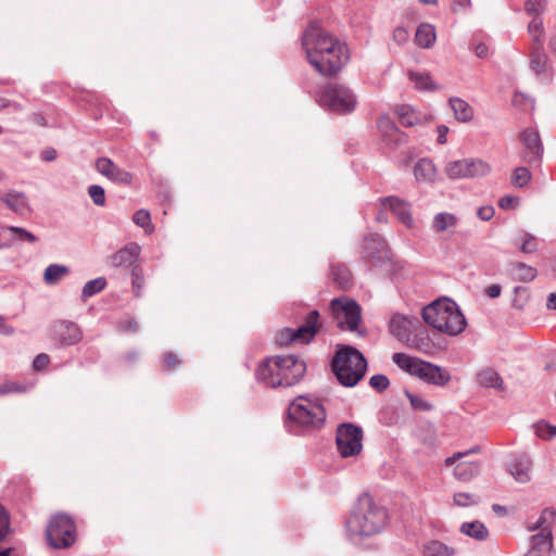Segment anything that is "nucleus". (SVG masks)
<instances>
[{
	"mask_svg": "<svg viewBox=\"0 0 556 556\" xmlns=\"http://www.w3.org/2000/svg\"><path fill=\"white\" fill-rule=\"evenodd\" d=\"M390 332L396 337L400 341L408 340L412 320L403 315H394L390 320Z\"/></svg>",
	"mask_w": 556,
	"mask_h": 556,
	"instance_id": "obj_24",
	"label": "nucleus"
},
{
	"mask_svg": "<svg viewBox=\"0 0 556 556\" xmlns=\"http://www.w3.org/2000/svg\"><path fill=\"white\" fill-rule=\"evenodd\" d=\"M330 309L341 329L357 330L361 321V307L355 301L348 298L333 299Z\"/></svg>",
	"mask_w": 556,
	"mask_h": 556,
	"instance_id": "obj_13",
	"label": "nucleus"
},
{
	"mask_svg": "<svg viewBox=\"0 0 556 556\" xmlns=\"http://www.w3.org/2000/svg\"><path fill=\"white\" fill-rule=\"evenodd\" d=\"M336 443L339 454L344 457H353L363 450V430L353 424H342L337 429Z\"/></svg>",
	"mask_w": 556,
	"mask_h": 556,
	"instance_id": "obj_12",
	"label": "nucleus"
},
{
	"mask_svg": "<svg viewBox=\"0 0 556 556\" xmlns=\"http://www.w3.org/2000/svg\"><path fill=\"white\" fill-rule=\"evenodd\" d=\"M320 327L319 313L314 309L306 315L303 326L298 329H282L278 332L276 341L280 345H288L293 342L308 343L314 339Z\"/></svg>",
	"mask_w": 556,
	"mask_h": 556,
	"instance_id": "obj_11",
	"label": "nucleus"
},
{
	"mask_svg": "<svg viewBox=\"0 0 556 556\" xmlns=\"http://www.w3.org/2000/svg\"><path fill=\"white\" fill-rule=\"evenodd\" d=\"M408 31L403 27H396L393 31V39L397 43H404L408 40Z\"/></svg>",
	"mask_w": 556,
	"mask_h": 556,
	"instance_id": "obj_59",
	"label": "nucleus"
},
{
	"mask_svg": "<svg viewBox=\"0 0 556 556\" xmlns=\"http://www.w3.org/2000/svg\"><path fill=\"white\" fill-rule=\"evenodd\" d=\"M50 363V357L46 353L38 354L33 361V368L36 371L43 370Z\"/></svg>",
	"mask_w": 556,
	"mask_h": 556,
	"instance_id": "obj_56",
	"label": "nucleus"
},
{
	"mask_svg": "<svg viewBox=\"0 0 556 556\" xmlns=\"http://www.w3.org/2000/svg\"><path fill=\"white\" fill-rule=\"evenodd\" d=\"M388 513L369 494H362L345 520V530L352 541H362L379 534L388 525Z\"/></svg>",
	"mask_w": 556,
	"mask_h": 556,
	"instance_id": "obj_2",
	"label": "nucleus"
},
{
	"mask_svg": "<svg viewBox=\"0 0 556 556\" xmlns=\"http://www.w3.org/2000/svg\"><path fill=\"white\" fill-rule=\"evenodd\" d=\"M538 241L534 236L525 232L522 242L520 244V250L526 253H534L538 250Z\"/></svg>",
	"mask_w": 556,
	"mask_h": 556,
	"instance_id": "obj_52",
	"label": "nucleus"
},
{
	"mask_svg": "<svg viewBox=\"0 0 556 556\" xmlns=\"http://www.w3.org/2000/svg\"><path fill=\"white\" fill-rule=\"evenodd\" d=\"M458 225V217L450 212H440L433 216L432 229L437 233L453 231Z\"/></svg>",
	"mask_w": 556,
	"mask_h": 556,
	"instance_id": "obj_23",
	"label": "nucleus"
},
{
	"mask_svg": "<svg viewBox=\"0 0 556 556\" xmlns=\"http://www.w3.org/2000/svg\"><path fill=\"white\" fill-rule=\"evenodd\" d=\"M305 362L295 355H276L266 358L256 369V378L266 387H291L305 375Z\"/></svg>",
	"mask_w": 556,
	"mask_h": 556,
	"instance_id": "obj_3",
	"label": "nucleus"
},
{
	"mask_svg": "<svg viewBox=\"0 0 556 556\" xmlns=\"http://www.w3.org/2000/svg\"><path fill=\"white\" fill-rule=\"evenodd\" d=\"M1 200L16 214L25 215L30 212L27 198L22 192H8Z\"/></svg>",
	"mask_w": 556,
	"mask_h": 556,
	"instance_id": "obj_22",
	"label": "nucleus"
},
{
	"mask_svg": "<svg viewBox=\"0 0 556 556\" xmlns=\"http://www.w3.org/2000/svg\"><path fill=\"white\" fill-rule=\"evenodd\" d=\"M50 338L59 346H72L83 340V331L74 321L56 320L51 326Z\"/></svg>",
	"mask_w": 556,
	"mask_h": 556,
	"instance_id": "obj_14",
	"label": "nucleus"
},
{
	"mask_svg": "<svg viewBox=\"0 0 556 556\" xmlns=\"http://www.w3.org/2000/svg\"><path fill=\"white\" fill-rule=\"evenodd\" d=\"M475 53L478 58H486L489 55V47L484 42L475 45Z\"/></svg>",
	"mask_w": 556,
	"mask_h": 556,
	"instance_id": "obj_61",
	"label": "nucleus"
},
{
	"mask_svg": "<svg viewBox=\"0 0 556 556\" xmlns=\"http://www.w3.org/2000/svg\"><path fill=\"white\" fill-rule=\"evenodd\" d=\"M424 320L440 332L457 336L464 331L466 319L455 302L438 300L422 309Z\"/></svg>",
	"mask_w": 556,
	"mask_h": 556,
	"instance_id": "obj_4",
	"label": "nucleus"
},
{
	"mask_svg": "<svg viewBox=\"0 0 556 556\" xmlns=\"http://www.w3.org/2000/svg\"><path fill=\"white\" fill-rule=\"evenodd\" d=\"M508 273L514 280L530 282L535 279L538 271L534 267L521 262L510 264Z\"/></svg>",
	"mask_w": 556,
	"mask_h": 556,
	"instance_id": "obj_25",
	"label": "nucleus"
},
{
	"mask_svg": "<svg viewBox=\"0 0 556 556\" xmlns=\"http://www.w3.org/2000/svg\"><path fill=\"white\" fill-rule=\"evenodd\" d=\"M288 416L302 427L319 428L326 420V410L317 400L298 396L289 405Z\"/></svg>",
	"mask_w": 556,
	"mask_h": 556,
	"instance_id": "obj_7",
	"label": "nucleus"
},
{
	"mask_svg": "<svg viewBox=\"0 0 556 556\" xmlns=\"http://www.w3.org/2000/svg\"><path fill=\"white\" fill-rule=\"evenodd\" d=\"M392 359L402 370L430 384L444 387L451 380V376L445 369L420 358L404 353H394Z\"/></svg>",
	"mask_w": 556,
	"mask_h": 556,
	"instance_id": "obj_6",
	"label": "nucleus"
},
{
	"mask_svg": "<svg viewBox=\"0 0 556 556\" xmlns=\"http://www.w3.org/2000/svg\"><path fill=\"white\" fill-rule=\"evenodd\" d=\"M556 520L553 510L545 509L539 519L530 526L532 531L540 530L531 538V547L525 556H551L553 548L552 526Z\"/></svg>",
	"mask_w": 556,
	"mask_h": 556,
	"instance_id": "obj_8",
	"label": "nucleus"
},
{
	"mask_svg": "<svg viewBox=\"0 0 556 556\" xmlns=\"http://www.w3.org/2000/svg\"><path fill=\"white\" fill-rule=\"evenodd\" d=\"M5 229L13 232L20 241H27L30 243H35L37 241V237L24 228L7 226Z\"/></svg>",
	"mask_w": 556,
	"mask_h": 556,
	"instance_id": "obj_50",
	"label": "nucleus"
},
{
	"mask_svg": "<svg viewBox=\"0 0 556 556\" xmlns=\"http://www.w3.org/2000/svg\"><path fill=\"white\" fill-rule=\"evenodd\" d=\"M143 279L138 275L134 274L132 288L136 296H139V291L142 288Z\"/></svg>",
	"mask_w": 556,
	"mask_h": 556,
	"instance_id": "obj_64",
	"label": "nucleus"
},
{
	"mask_svg": "<svg viewBox=\"0 0 556 556\" xmlns=\"http://www.w3.org/2000/svg\"><path fill=\"white\" fill-rule=\"evenodd\" d=\"M382 204L388 206L392 213L406 226H413V216L410 213V206L407 202L396 198L389 197L382 200Z\"/></svg>",
	"mask_w": 556,
	"mask_h": 556,
	"instance_id": "obj_19",
	"label": "nucleus"
},
{
	"mask_svg": "<svg viewBox=\"0 0 556 556\" xmlns=\"http://www.w3.org/2000/svg\"><path fill=\"white\" fill-rule=\"evenodd\" d=\"M528 31L532 38L534 49L542 50L543 42L541 40V37L544 31L542 20L538 16H534L532 21L529 23Z\"/></svg>",
	"mask_w": 556,
	"mask_h": 556,
	"instance_id": "obj_36",
	"label": "nucleus"
},
{
	"mask_svg": "<svg viewBox=\"0 0 556 556\" xmlns=\"http://www.w3.org/2000/svg\"><path fill=\"white\" fill-rule=\"evenodd\" d=\"M494 215V208L492 206H482L478 210V216L482 220H490Z\"/></svg>",
	"mask_w": 556,
	"mask_h": 556,
	"instance_id": "obj_60",
	"label": "nucleus"
},
{
	"mask_svg": "<svg viewBox=\"0 0 556 556\" xmlns=\"http://www.w3.org/2000/svg\"><path fill=\"white\" fill-rule=\"evenodd\" d=\"M332 275L334 281L341 289H348L351 286V274L344 266H338L332 268Z\"/></svg>",
	"mask_w": 556,
	"mask_h": 556,
	"instance_id": "obj_42",
	"label": "nucleus"
},
{
	"mask_svg": "<svg viewBox=\"0 0 556 556\" xmlns=\"http://www.w3.org/2000/svg\"><path fill=\"white\" fill-rule=\"evenodd\" d=\"M409 78L415 83L416 88L420 90H431L435 87L432 84V79L427 73H409Z\"/></svg>",
	"mask_w": 556,
	"mask_h": 556,
	"instance_id": "obj_43",
	"label": "nucleus"
},
{
	"mask_svg": "<svg viewBox=\"0 0 556 556\" xmlns=\"http://www.w3.org/2000/svg\"><path fill=\"white\" fill-rule=\"evenodd\" d=\"M518 204V198L513 195L502 197L498 201V206L503 210L514 208Z\"/></svg>",
	"mask_w": 556,
	"mask_h": 556,
	"instance_id": "obj_58",
	"label": "nucleus"
},
{
	"mask_svg": "<svg viewBox=\"0 0 556 556\" xmlns=\"http://www.w3.org/2000/svg\"><path fill=\"white\" fill-rule=\"evenodd\" d=\"M513 306L519 311L523 309L528 303L529 294L526 288L516 287L514 290Z\"/></svg>",
	"mask_w": 556,
	"mask_h": 556,
	"instance_id": "obj_48",
	"label": "nucleus"
},
{
	"mask_svg": "<svg viewBox=\"0 0 556 556\" xmlns=\"http://www.w3.org/2000/svg\"><path fill=\"white\" fill-rule=\"evenodd\" d=\"M453 549L442 542L431 541L425 546V556H452Z\"/></svg>",
	"mask_w": 556,
	"mask_h": 556,
	"instance_id": "obj_39",
	"label": "nucleus"
},
{
	"mask_svg": "<svg viewBox=\"0 0 556 556\" xmlns=\"http://www.w3.org/2000/svg\"><path fill=\"white\" fill-rule=\"evenodd\" d=\"M467 166L466 159L450 162L445 166V174L451 179L469 178L467 175Z\"/></svg>",
	"mask_w": 556,
	"mask_h": 556,
	"instance_id": "obj_34",
	"label": "nucleus"
},
{
	"mask_svg": "<svg viewBox=\"0 0 556 556\" xmlns=\"http://www.w3.org/2000/svg\"><path fill=\"white\" fill-rule=\"evenodd\" d=\"M448 132V127L445 125H440L438 127V142L440 144H444L446 142V135Z\"/></svg>",
	"mask_w": 556,
	"mask_h": 556,
	"instance_id": "obj_63",
	"label": "nucleus"
},
{
	"mask_svg": "<svg viewBox=\"0 0 556 556\" xmlns=\"http://www.w3.org/2000/svg\"><path fill=\"white\" fill-rule=\"evenodd\" d=\"M106 287V279L98 277L85 283L81 291V299L85 301L88 298L101 292Z\"/></svg>",
	"mask_w": 556,
	"mask_h": 556,
	"instance_id": "obj_37",
	"label": "nucleus"
},
{
	"mask_svg": "<svg viewBox=\"0 0 556 556\" xmlns=\"http://www.w3.org/2000/svg\"><path fill=\"white\" fill-rule=\"evenodd\" d=\"M435 39V29L431 24L425 23L418 26L415 34V41L420 48H430Z\"/></svg>",
	"mask_w": 556,
	"mask_h": 556,
	"instance_id": "obj_26",
	"label": "nucleus"
},
{
	"mask_svg": "<svg viewBox=\"0 0 556 556\" xmlns=\"http://www.w3.org/2000/svg\"><path fill=\"white\" fill-rule=\"evenodd\" d=\"M531 179V173L527 167H517L511 176V184L515 187L521 188L526 186Z\"/></svg>",
	"mask_w": 556,
	"mask_h": 556,
	"instance_id": "obj_45",
	"label": "nucleus"
},
{
	"mask_svg": "<svg viewBox=\"0 0 556 556\" xmlns=\"http://www.w3.org/2000/svg\"><path fill=\"white\" fill-rule=\"evenodd\" d=\"M480 451V447L478 446H475L466 452H458V453H455L453 454L452 456L447 457L445 459V465L446 466H452L454 465L457 460H459L460 458L469 455V454H473V453H478Z\"/></svg>",
	"mask_w": 556,
	"mask_h": 556,
	"instance_id": "obj_57",
	"label": "nucleus"
},
{
	"mask_svg": "<svg viewBox=\"0 0 556 556\" xmlns=\"http://www.w3.org/2000/svg\"><path fill=\"white\" fill-rule=\"evenodd\" d=\"M405 342L409 348L415 349L425 354L432 353L434 349V344L430 340V337L427 331H419L413 338L408 337V340H406Z\"/></svg>",
	"mask_w": 556,
	"mask_h": 556,
	"instance_id": "obj_27",
	"label": "nucleus"
},
{
	"mask_svg": "<svg viewBox=\"0 0 556 556\" xmlns=\"http://www.w3.org/2000/svg\"><path fill=\"white\" fill-rule=\"evenodd\" d=\"M469 178L483 177L490 174L491 165L481 159H466Z\"/></svg>",
	"mask_w": 556,
	"mask_h": 556,
	"instance_id": "obj_31",
	"label": "nucleus"
},
{
	"mask_svg": "<svg viewBox=\"0 0 556 556\" xmlns=\"http://www.w3.org/2000/svg\"><path fill=\"white\" fill-rule=\"evenodd\" d=\"M132 222L137 226L141 227L148 235L152 233L154 230V227L151 223L150 213L147 210H138L137 212H135V214L132 215Z\"/></svg>",
	"mask_w": 556,
	"mask_h": 556,
	"instance_id": "obj_40",
	"label": "nucleus"
},
{
	"mask_svg": "<svg viewBox=\"0 0 556 556\" xmlns=\"http://www.w3.org/2000/svg\"><path fill=\"white\" fill-rule=\"evenodd\" d=\"M384 249V242L378 235H372L365 239L364 242V256L374 258L378 256L379 252Z\"/></svg>",
	"mask_w": 556,
	"mask_h": 556,
	"instance_id": "obj_35",
	"label": "nucleus"
},
{
	"mask_svg": "<svg viewBox=\"0 0 556 556\" xmlns=\"http://www.w3.org/2000/svg\"><path fill=\"white\" fill-rule=\"evenodd\" d=\"M10 518L5 508L0 504V541H2L9 532ZM12 549L4 548L0 551V556H10Z\"/></svg>",
	"mask_w": 556,
	"mask_h": 556,
	"instance_id": "obj_41",
	"label": "nucleus"
},
{
	"mask_svg": "<svg viewBox=\"0 0 556 556\" xmlns=\"http://www.w3.org/2000/svg\"><path fill=\"white\" fill-rule=\"evenodd\" d=\"M450 104L454 111L455 117L462 122H469L473 116L472 108L463 99L452 98L450 99Z\"/></svg>",
	"mask_w": 556,
	"mask_h": 556,
	"instance_id": "obj_29",
	"label": "nucleus"
},
{
	"mask_svg": "<svg viewBox=\"0 0 556 556\" xmlns=\"http://www.w3.org/2000/svg\"><path fill=\"white\" fill-rule=\"evenodd\" d=\"M480 471V464L476 462H460L454 467V476L462 481H469Z\"/></svg>",
	"mask_w": 556,
	"mask_h": 556,
	"instance_id": "obj_28",
	"label": "nucleus"
},
{
	"mask_svg": "<svg viewBox=\"0 0 556 556\" xmlns=\"http://www.w3.org/2000/svg\"><path fill=\"white\" fill-rule=\"evenodd\" d=\"M531 466L527 455H519L509 465V472L517 482L527 483L531 479Z\"/></svg>",
	"mask_w": 556,
	"mask_h": 556,
	"instance_id": "obj_20",
	"label": "nucleus"
},
{
	"mask_svg": "<svg viewBox=\"0 0 556 556\" xmlns=\"http://www.w3.org/2000/svg\"><path fill=\"white\" fill-rule=\"evenodd\" d=\"M68 273V267L60 264H51L45 269L43 280L47 285H55Z\"/></svg>",
	"mask_w": 556,
	"mask_h": 556,
	"instance_id": "obj_33",
	"label": "nucleus"
},
{
	"mask_svg": "<svg viewBox=\"0 0 556 556\" xmlns=\"http://www.w3.org/2000/svg\"><path fill=\"white\" fill-rule=\"evenodd\" d=\"M26 391V388L14 381H5L0 384V396L9 394V393H23Z\"/></svg>",
	"mask_w": 556,
	"mask_h": 556,
	"instance_id": "obj_54",
	"label": "nucleus"
},
{
	"mask_svg": "<svg viewBox=\"0 0 556 556\" xmlns=\"http://www.w3.org/2000/svg\"><path fill=\"white\" fill-rule=\"evenodd\" d=\"M519 140L525 146L528 162L536 161L543 152L539 132L533 128H526L519 134Z\"/></svg>",
	"mask_w": 556,
	"mask_h": 556,
	"instance_id": "obj_16",
	"label": "nucleus"
},
{
	"mask_svg": "<svg viewBox=\"0 0 556 556\" xmlns=\"http://www.w3.org/2000/svg\"><path fill=\"white\" fill-rule=\"evenodd\" d=\"M94 167L99 174L114 184L123 186H130L132 184V174L115 164L109 157H98Z\"/></svg>",
	"mask_w": 556,
	"mask_h": 556,
	"instance_id": "obj_15",
	"label": "nucleus"
},
{
	"mask_svg": "<svg viewBox=\"0 0 556 556\" xmlns=\"http://www.w3.org/2000/svg\"><path fill=\"white\" fill-rule=\"evenodd\" d=\"M138 328V323L134 318H127L122 325V329L129 332H136Z\"/></svg>",
	"mask_w": 556,
	"mask_h": 556,
	"instance_id": "obj_62",
	"label": "nucleus"
},
{
	"mask_svg": "<svg viewBox=\"0 0 556 556\" xmlns=\"http://www.w3.org/2000/svg\"><path fill=\"white\" fill-rule=\"evenodd\" d=\"M479 502V498L470 493L458 492L454 495V503L460 507H467L475 505Z\"/></svg>",
	"mask_w": 556,
	"mask_h": 556,
	"instance_id": "obj_49",
	"label": "nucleus"
},
{
	"mask_svg": "<svg viewBox=\"0 0 556 556\" xmlns=\"http://www.w3.org/2000/svg\"><path fill=\"white\" fill-rule=\"evenodd\" d=\"M406 396L408 397L410 405L413 406L414 409L424 412L432 409V405L428 403L426 400H424L421 396L414 395L409 392H406Z\"/></svg>",
	"mask_w": 556,
	"mask_h": 556,
	"instance_id": "obj_51",
	"label": "nucleus"
},
{
	"mask_svg": "<svg viewBox=\"0 0 556 556\" xmlns=\"http://www.w3.org/2000/svg\"><path fill=\"white\" fill-rule=\"evenodd\" d=\"M531 68L536 73L541 74L545 72L547 66V56L540 50L533 51L531 55V62H530Z\"/></svg>",
	"mask_w": 556,
	"mask_h": 556,
	"instance_id": "obj_44",
	"label": "nucleus"
},
{
	"mask_svg": "<svg viewBox=\"0 0 556 556\" xmlns=\"http://www.w3.org/2000/svg\"><path fill=\"white\" fill-rule=\"evenodd\" d=\"M48 543L54 548H66L76 541V526L65 514L54 515L47 527Z\"/></svg>",
	"mask_w": 556,
	"mask_h": 556,
	"instance_id": "obj_10",
	"label": "nucleus"
},
{
	"mask_svg": "<svg viewBox=\"0 0 556 556\" xmlns=\"http://www.w3.org/2000/svg\"><path fill=\"white\" fill-rule=\"evenodd\" d=\"M316 100L338 113H350L356 105V98L348 87L332 83L316 93Z\"/></svg>",
	"mask_w": 556,
	"mask_h": 556,
	"instance_id": "obj_9",
	"label": "nucleus"
},
{
	"mask_svg": "<svg viewBox=\"0 0 556 556\" xmlns=\"http://www.w3.org/2000/svg\"><path fill=\"white\" fill-rule=\"evenodd\" d=\"M88 195L90 197L93 204L97 206L105 205V191L103 187L99 185H91L88 187Z\"/></svg>",
	"mask_w": 556,
	"mask_h": 556,
	"instance_id": "obj_47",
	"label": "nucleus"
},
{
	"mask_svg": "<svg viewBox=\"0 0 556 556\" xmlns=\"http://www.w3.org/2000/svg\"><path fill=\"white\" fill-rule=\"evenodd\" d=\"M369 384L378 392H382L389 387L390 381L384 375H375L370 378Z\"/></svg>",
	"mask_w": 556,
	"mask_h": 556,
	"instance_id": "obj_55",
	"label": "nucleus"
},
{
	"mask_svg": "<svg viewBox=\"0 0 556 556\" xmlns=\"http://www.w3.org/2000/svg\"><path fill=\"white\" fill-rule=\"evenodd\" d=\"M545 0H527L525 3V10L528 14L538 16L544 10Z\"/></svg>",
	"mask_w": 556,
	"mask_h": 556,
	"instance_id": "obj_53",
	"label": "nucleus"
},
{
	"mask_svg": "<svg viewBox=\"0 0 556 556\" xmlns=\"http://www.w3.org/2000/svg\"><path fill=\"white\" fill-rule=\"evenodd\" d=\"M141 248L136 242H130L111 255L110 262L114 267H130L139 258Z\"/></svg>",
	"mask_w": 556,
	"mask_h": 556,
	"instance_id": "obj_17",
	"label": "nucleus"
},
{
	"mask_svg": "<svg viewBox=\"0 0 556 556\" xmlns=\"http://www.w3.org/2000/svg\"><path fill=\"white\" fill-rule=\"evenodd\" d=\"M308 63L321 75L338 74L349 61L346 46L317 25H311L302 38Z\"/></svg>",
	"mask_w": 556,
	"mask_h": 556,
	"instance_id": "obj_1",
	"label": "nucleus"
},
{
	"mask_svg": "<svg viewBox=\"0 0 556 556\" xmlns=\"http://www.w3.org/2000/svg\"><path fill=\"white\" fill-rule=\"evenodd\" d=\"M396 116L404 127H412L418 123V116L415 111L408 105L399 106L395 111Z\"/></svg>",
	"mask_w": 556,
	"mask_h": 556,
	"instance_id": "obj_38",
	"label": "nucleus"
},
{
	"mask_svg": "<svg viewBox=\"0 0 556 556\" xmlns=\"http://www.w3.org/2000/svg\"><path fill=\"white\" fill-rule=\"evenodd\" d=\"M478 382L482 387L503 389V380L493 369H483L477 376Z\"/></svg>",
	"mask_w": 556,
	"mask_h": 556,
	"instance_id": "obj_30",
	"label": "nucleus"
},
{
	"mask_svg": "<svg viewBox=\"0 0 556 556\" xmlns=\"http://www.w3.org/2000/svg\"><path fill=\"white\" fill-rule=\"evenodd\" d=\"M460 531L476 540L483 541L489 536V530L480 521L465 522L460 527Z\"/></svg>",
	"mask_w": 556,
	"mask_h": 556,
	"instance_id": "obj_32",
	"label": "nucleus"
},
{
	"mask_svg": "<svg viewBox=\"0 0 556 556\" xmlns=\"http://www.w3.org/2000/svg\"><path fill=\"white\" fill-rule=\"evenodd\" d=\"M414 176L418 182L433 184L437 180L438 170L430 159H421L414 166Z\"/></svg>",
	"mask_w": 556,
	"mask_h": 556,
	"instance_id": "obj_21",
	"label": "nucleus"
},
{
	"mask_svg": "<svg viewBox=\"0 0 556 556\" xmlns=\"http://www.w3.org/2000/svg\"><path fill=\"white\" fill-rule=\"evenodd\" d=\"M331 366L342 386L354 387L364 377L367 363L359 351L345 346L337 352Z\"/></svg>",
	"mask_w": 556,
	"mask_h": 556,
	"instance_id": "obj_5",
	"label": "nucleus"
},
{
	"mask_svg": "<svg viewBox=\"0 0 556 556\" xmlns=\"http://www.w3.org/2000/svg\"><path fill=\"white\" fill-rule=\"evenodd\" d=\"M535 434L544 440H549L556 435V426L545 421H539L534 425Z\"/></svg>",
	"mask_w": 556,
	"mask_h": 556,
	"instance_id": "obj_46",
	"label": "nucleus"
},
{
	"mask_svg": "<svg viewBox=\"0 0 556 556\" xmlns=\"http://www.w3.org/2000/svg\"><path fill=\"white\" fill-rule=\"evenodd\" d=\"M377 127L387 144L397 146L405 142V135L395 126L388 115H381L377 119Z\"/></svg>",
	"mask_w": 556,
	"mask_h": 556,
	"instance_id": "obj_18",
	"label": "nucleus"
}]
</instances>
